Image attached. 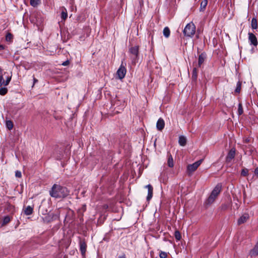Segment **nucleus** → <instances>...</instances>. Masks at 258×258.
I'll return each instance as SVG.
<instances>
[{
    "label": "nucleus",
    "mask_w": 258,
    "mask_h": 258,
    "mask_svg": "<svg viewBox=\"0 0 258 258\" xmlns=\"http://www.w3.org/2000/svg\"><path fill=\"white\" fill-rule=\"evenodd\" d=\"M70 191L66 187L54 184L49 191L50 195L55 198H63L69 195Z\"/></svg>",
    "instance_id": "obj_1"
},
{
    "label": "nucleus",
    "mask_w": 258,
    "mask_h": 258,
    "mask_svg": "<svg viewBox=\"0 0 258 258\" xmlns=\"http://www.w3.org/2000/svg\"><path fill=\"white\" fill-rule=\"evenodd\" d=\"M221 190V185L217 184L212 190L210 196L206 201L207 205H211L214 202L216 199L220 194Z\"/></svg>",
    "instance_id": "obj_2"
},
{
    "label": "nucleus",
    "mask_w": 258,
    "mask_h": 258,
    "mask_svg": "<svg viewBox=\"0 0 258 258\" xmlns=\"http://www.w3.org/2000/svg\"><path fill=\"white\" fill-rule=\"evenodd\" d=\"M184 36L188 37H192L196 32V26L192 22L187 24L183 30Z\"/></svg>",
    "instance_id": "obj_3"
},
{
    "label": "nucleus",
    "mask_w": 258,
    "mask_h": 258,
    "mask_svg": "<svg viewBox=\"0 0 258 258\" xmlns=\"http://www.w3.org/2000/svg\"><path fill=\"white\" fill-rule=\"evenodd\" d=\"M129 52L132 55L131 56L132 62L135 64L139 57V46H135L131 47L129 49Z\"/></svg>",
    "instance_id": "obj_4"
},
{
    "label": "nucleus",
    "mask_w": 258,
    "mask_h": 258,
    "mask_svg": "<svg viewBox=\"0 0 258 258\" xmlns=\"http://www.w3.org/2000/svg\"><path fill=\"white\" fill-rule=\"evenodd\" d=\"M202 161L203 160H200L192 164L188 165L187 167V171L188 173L190 174L195 171H196L199 166L201 164Z\"/></svg>",
    "instance_id": "obj_5"
},
{
    "label": "nucleus",
    "mask_w": 258,
    "mask_h": 258,
    "mask_svg": "<svg viewBox=\"0 0 258 258\" xmlns=\"http://www.w3.org/2000/svg\"><path fill=\"white\" fill-rule=\"evenodd\" d=\"M125 66H126V63H124V64H123V61H122V63H121L119 68L118 69V70L116 72V75L119 79H122L125 77V75L126 73Z\"/></svg>",
    "instance_id": "obj_6"
},
{
    "label": "nucleus",
    "mask_w": 258,
    "mask_h": 258,
    "mask_svg": "<svg viewBox=\"0 0 258 258\" xmlns=\"http://www.w3.org/2000/svg\"><path fill=\"white\" fill-rule=\"evenodd\" d=\"M248 39L250 42V44L256 46L257 45V40L255 36L252 33H248Z\"/></svg>",
    "instance_id": "obj_7"
},
{
    "label": "nucleus",
    "mask_w": 258,
    "mask_h": 258,
    "mask_svg": "<svg viewBox=\"0 0 258 258\" xmlns=\"http://www.w3.org/2000/svg\"><path fill=\"white\" fill-rule=\"evenodd\" d=\"M165 122L164 120L160 118L156 123V127L158 131H161L164 127Z\"/></svg>",
    "instance_id": "obj_8"
},
{
    "label": "nucleus",
    "mask_w": 258,
    "mask_h": 258,
    "mask_svg": "<svg viewBox=\"0 0 258 258\" xmlns=\"http://www.w3.org/2000/svg\"><path fill=\"white\" fill-rule=\"evenodd\" d=\"M148 188V196L147 197V200L150 201L153 197V188L151 185L148 184L146 186Z\"/></svg>",
    "instance_id": "obj_9"
},
{
    "label": "nucleus",
    "mask_w": 258,
    "mask_h": 258,
    "mask_svg": "<svg viewBox=\"0 0 258 258\" xmlns=\"http://www.w3.org/2000/svg\"><path fill=\"white\" fill-rule=\"evenodd\" d=\"M249 215L248 214L245 213L242 215L238 220L237 223L238 225H240L241 224L245 222L247 219H249Z\"/></svg>",
    "instance_id": "obj_10"
},
{
    "label": "nucleus",
    "mask_w": 258,
    "mask_h": 258,
    "mask_svg": "<svg viewBox=\"0 0 258 258\" xmlns=\"http://www.w3.org/2000/svg\"><path fill=\"white\" fill-rule=\"evenodd\" d=\"M87 248V244L85 241L81 240L80 241V248L82 255L85 254Z\"/></svg>",
    "instance_id": "obj_11"
},
{
    "label": "nucleus",
    "mask_w": 258,
    "mask_h": 258,
    "mask_svg": "<svg viewBox=\"0 0 258 258\" xmlns=\"http://www.w3.org/2000/svg\"><path fill=\"white\" fill-rule=\"evenodd\" d=\"M235 151L234 149H231L229 152L227 157H226V161L229 162L233 159L235 157Z\"/></svg>",
    "instance_id": "obj_12"
},
{
    "label": "nucleus",
    "mask_w": 258,
    "mask_h": 258,
    "mask_svg": "<svg viewBox=\"0 0 258 258\" xmlns=\"http://www.w3.org/2000/svg\"><path fill=\"white\" fill-rule=\"evenodd\" d=\"M206 58V55L204 53H202L199 55V59H198V67H201V65L203 64L204 61H205V59Z\"/></svg>",
    "instance_id": "obj_13"
},
{
    "label": "nucleus",
    "mask_w": 258,
    "mask_h": 258,
    "mask_svg": "<svg viewBox=\"0 0 258 258\" xmlns=\"http://www.w3.org/2000/svg\"><path fill=\"white\" fill-rule=\"evenodd\" d=\"M33 209L32 207L28 206L24 210V212L26 215H30L32 214Z\"/></svg>",
    "instance_id": "obj_14"
},
{
    "label": "nucleus",
    "mask_w": 258,
    "mask_h": 258,
    "mask_svg": "<svg viewBox=\"0 0 258 258\" xmlns=\"http://www.w3.org/2000/svg\"><path fill=\"white\" fill-rule=\"evenodd\" d=\"M179 144L181 146H184L186 143V139L184 136H181L179 137Z\"/></svg>",
    "instance_id": "obj_15"
},
{
    "label": "nucleus",
    "mask_w": 258,
    "mask_h": 258,
    "mask_svg": "<svg viewBox=\"0 0 258 258\" xmlns=\"http://www.w3.org/2000/svg\"><path fill=\"white\" fill-rule=\"evenodd\" d=\"M208 4V1L207 0H203L202 1L201 3L200 6V11H204L205 9H206V6Z\"/></svg>",
    "instance_id": "obj_16"
},
{
    "label": "nucleus",
    "mask_w": 258,
    "mask_h": 258,
    "mask_svg": "<svg viewBox=\"0 0 258 258\" xmlns=\"http://www.w3.org/2000/svg\"><path fill=\"white\" fill-rule=\"evenodd\" d=\"M163 35L166 38H168L170 34V29L168 27H166L163 29Z\"/></svg>",
    "instance_id": "obj_17"
},
{
    "label": "nucleus",
    "mask_w": 258,
    "mask_h": 258,
    "mask_svg": "<svg viewBox=\"0 0 258 258\" xmlns=\"http://www.w3.org/2000/svg\"><path fill=\"white\" fill-rule=\"evenodd\" d=\"M167 163L168 166L170 167H172L174 166L173 160L171 155L168 157Z\"/></svg>",
    "instance_id": "obj_18"
},
{
    "label": "nucleus",
    "mask_w": 258,
    "mask_h": 258,
    "mask_svg": "<svg viewBox=\"0 0 258 258\" xmlns=\"http://www.w3.org/2000/svg\"><path fill=\"white\" fill-rule=\"evenodd\" d=\"M68 17V13L67 10L63 8V10L62 11L61 13V18L62 19L65 20Z\"/></svg>",
    "instance_id": "obj_19"
},
{
    "label": "nucleus",
    "mask_w": 258,
    "mask_h": 258,
    "mask_svg": "<svg viewBox=\"0 0 258 258\" xmlns=\"http://www.w3.org/2000/svg\"><path fill=\"white\" fill-rule=\"evenodd\" d=\"M198 76V71L196 68H194L192 70V80L196 81L197 79Z\"/></svg>",
    "instance_id": "obj_20"
},
{
    "label": "nucleus",
    "mask_w": 258,
    "mask_h": 258,
    "mask_svg": "<svg viewBox=\"0 0 258 258\" xmlns=\"http://www.w3.org/2000/svg\"><path fill=\"white\" fill-rule=\"evenodd\" d=\"M40 3V0H30V5L33 7H37Z\"/></svg>",
    "instance_id": "obj_21"
},
{
    "label": "nucleus",
    "mask_w": 258,
    "mask_h": 258,
    "mask_svg": "<svg viewBox=\"0 0 258 258\" xmlns=\"http://www.w3.org/2000/svg\"><path fill=\"white\" fill-rule=\"evenodd\" d=\"M251 27L253 29L257 28V20L255 18H253L251 20Z\"/></svg>",
    "instance_id": "obj_22"
},
{
    "label": "nucleus",
    "mask_w": 258,
    "mask_h": 258,
    "mask_svg": "<svg viewBox=\"0 0 258 258\" xmlns=\"http://www.w3.org/2000/svg\"><path fill=\"white\" fill-rule=\"evenodd\" d=\"M241 86V83L240 81H238L237 83L236 88V89L235 90L236 93H239L240 92Z\"/></svg>",
    "instance_id": "obj_23"
},
{
    "label": "nucleus",
    "mask_w": 258,
    "mask_h": 258,
    "mask_svg": "<svg viewBox=\"0 0 258 258\" xmlns=\"http://www.w3.org/2000/svg\"><path fill=\"white\" fill-rule=\"evenodd\" d=\"M4 83V80L3 78V70L0 68V87L2 86Z\"/></svg>",
    "instance_id": "obj_24"
},
{
    "label": "nucleus",
    "mask_w": 258,
    "mask_h": 258,
    "mask_svg": "<svg viewBox=\"0 0 258 258\" xmlns=\"http://www.w3.org/2000/svg\"><path fill=\"white\" fill-rule=\"evenodd\" d=\"M243 112V108L241 103H239L238 108V114L241 115Z\"/></svg>",
    "instance_id": "obj_25"
},
{
    "label": "nucleus",
    "mask_w": 258,
    "mask_h": 258,
    "mask_svg": "<svg viewBox=\"0 0 258 258\" xmlns=\"http://www.w3.org/2000/svg\"><path fill=\"white\" fill-rule=\"evenodd\" d=\"M174 236L176 240H179L181 238V236L180 233V232L178 231H176L174 233Z\"/></svg>",
    "instance_id": "obj_26"
},
{
    "label": "nucleus",
    "mask_w": 258,
    "mask_h": 258,
    "mask_svg": "<svg viewBox=\"0 0 258 258\" xmlns=\"http://www.w3.org/2000/svg\"><path fill=\"white\" fill-rule=\"evenodd\" d=\"M6 124H7V126L8 128V129H9V130L12 129V128L13 127V124L12 121H11V120L7 121Z\"/></svg>",
    "instance_id": "obj_27"
},
{
    "label": "nucleus",
    "mask_w": 258,
    "mask_h": 258,
    "mask_svg": "<svg viewBox=\"0 0 258 258\" xmlns=\"http://www.w3.org/2000/svg\"><path fill=\"white\" fill-rule=\"evenodd\" d=\"M8 92V89L7 88L4 87L1 88L0 89V94L2 95H5Z\"/></svg>",
    "instance_id": "obj_28"
},
{
    "label": "nucleus",
    "mask_w": 258,
    "mask_h": 258,
    "mask_svg": "<svg viewBox=\"0 0 258 258\" xmlns=\"http://www.w3.org/2000/svg\"><path fill=\"white\" fill-rule=\"evenodd\" d=\"M247 174H248V170L247 169L245 168V169H242V170L241 171V175H242L243 176H245L247 175Z\"/></svg>",
    "instance_id": "obj_29"
},
{
    "label": "nucleus",
    "mask_w": 258,
    "mask_h": 258,
    "mask_svg": "<svg viewBox=\"0 0 258 258\" xmlns=\"http://www.w3.org/2000/svg\"><path fill=\"white\" fill-rule=\"evenodd\" d=\"M10 221V218L9 216H6L4 218L3 223L6 224Z\"/></svg>",
    "instance_id": "obj_30"
},
{
    "label": "nucleus",
    "mask_w": 258,
    "mask_h": 258,
    "mask_svg": "<svg viewBox=\"0 0 258 258\" xmlns=\"http://www.w3.org/2000/svg\"><path fill=\"white\" fill-rule=\"evenodd\" d=\"M160 258H166L167 256V253L165 252L161 251L160 253Z\"/></svg>",
    "instance_id": "obj_31"
},
{
    "label": "nucleus",
    "mask_w": 258,
    "mask_h": 258,
    "mask_svg": "<svg viewBox=\"0 0 258 258\" xmlns=\"http://www.w3.org/2000/svg\"><path fill=\"white\" fill-rule=\"evenodd\" d=\"M11 80V77H8L6 81H4V83H3V85H4L5 86H7L9 84Z\"/></svg>",
    "instance_id": "obj_32"
},
{
    "label": "nucleus",
    "mask_w": 258,
    "mask_h": 258,
    "mask_svg": "<svg viewBox=\"0 0 258 258\" xmlns=\"http://www.w3.org/2000/svg\"><path fill=\"white\" fill-rule=\"evenodd\" d=\"M12 35L10 33H8L6 37V39L7 41H11L12 39Z\"/></svg>",
    "instance_id": "obj_33"
},
{
    "label": "nucleus",
    "mask_w": 258,
    "mask_h": 258,
    "mask_svg": "<svg viewBox=\"0 0 258 258\" xmlns=\"http://www.w3.org/2000/svg\"><path fill=\"white\" fill-rule=\"evenodd\" d=\"M15 176H16V177H18V178L21 177L22 174H21V171H18V170L16 171L15 172Z\"/></svg>",
    "instance_id": "obj_34"
},
{
    "label": "nucleus",
    "mask_w": 258,
    "mask_h": 258,
    "mask_svg": "<svg viewBox=\"0 0 258 258\" xmlns=\"http://www.w3.org/2000/svg\"><path fill=\"white\" fill-rule=\"evenodd\" d=\"M70 61L67 60L64 62H62V65L63 66H67L69 64Z\"/></svg>",
    "instance_id": "obj_35"
},
{
    "label": "nucleus",
    "mask_w": 258,
    "mask_h": 258,
    "mask_svg": "<svg viewBox=\"0 0 258 258\" xmlns=\"http://www.w3.org/2000/svg\"><path fill=\"white\" fill-rule=\"evenodd\" d=\"M227 208V205H223L221 206V209L223 210H226Z\"/></svg>",
    "instance_id": "obj_36"
},
{
    "label": "nucleus",
    "mask_w": 258,
    "mask_h": 258,
    "mask_svg": "<svg viewBox=\"0 0 258 258\" xmlns=\"http://www.w3.org/2000/svg\"><path fill=\"white\" fill-rule=\"evenodd\" d=\"M254 173L258 176V168H256L254 170Z\"/></svg>",
    "instance_id": "obj_37"
},
{
    "label": "nucleus",
    "mask_w": 258,
    "mask_h": 258,
    "mask_svg": "<svg viewBox=\"0 0 258 258\" xmlns=\"http://www.w3.org/2000/svg\"><path fill=\"white\" fill-rule=\"evenodd\" d=\"M5 46L3 45H0V50L4 49Z\"/></svg>",
    "instance_id": "obj_38"
},
{
    "label": "nucleus",
    "mask_w": 258,
    "mask_h": 258,
    "mask_svg": "<svg viewBox=\"0 0 258 258\" xmlns=\"http://www.w3.org/2000/svg\"><path fill=\"white\" fill-rule=\"evenodd\" d=\"M33 81H34V84L38 82V80L35 77H33Z\"/></svg>",
    "instance_id": "obj_39"
},
{
    "label": "nucleus",
    "mask_w": 258,
    "mask_h": 258,
    "mask_svg": "<svg viewBox=\"0 0 258 258\" xmlns=\"http://www.w3.org/2000/svg\"><path fill=\"white\" fill-rule=\"evenodd\" d=\"M118 258H125V256L124 254H123L122 255L119 256Z\"/></svg>",
    "instance_id": "obj_40"
},
{
    "label": "nucleus",
    "mask_w": 258,
    "mask_h": 258,
    "mask_svg": "<svg viewBox=\"0 0 258 258\" xmlns=\"http://www.w3.org/2000/svg\"><path fill=\"white\" fill-rule=\"evenodd\" d=\"M245 141H246V142H249V140H248V139H246V140H245Z\"/></svg>",
    "instance_id": "obj_41"
}]
</instances>
